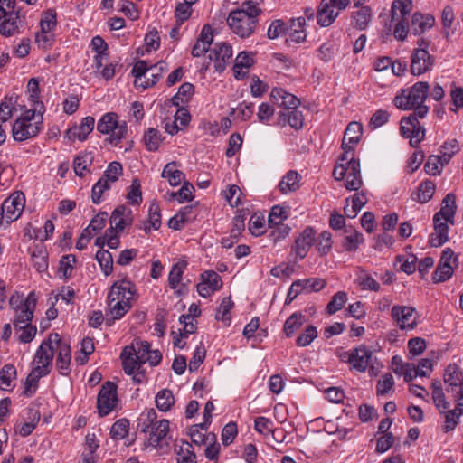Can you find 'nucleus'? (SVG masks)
I'll return each instance as SVG.
<instances>
[{"mask_svg":"<svg viewBox=\"0 0 463 463\" xmlns=\"http://www.w3.org/2000/svg\"><path fill=\"white\" fill-rule=\"evenodd\" d=\"M400 263V269L403 271L404 273L410 275L412 274L417 268V258L414 255L411 256H403V255H398L396 257L395 264Z\"/></svg>","mask_w":463,"mask_h":463,"instance_id":"nucleus-50","label":"nucleus"},{"mask_svg":"<svg viewBox=\"0 0 463 463\" xmlns=\"http://www.w3.org/2000/svg\"><path fill=\"white\" fill-rule=\"evenodd\" d=\"M270 96L279 102V106L285 107V110L296 109L300 103L296 96L280 88H274Z\"/></svg>","mask_w":463,"mask_h":463,"instance_id":"nucleus-32","label":"nucleus"},{"mask_svg":"<svg viewBox=\"0 0 463 463\" xmlns=\"http://www.w3.org/2000/svg\"><path fill=\"white\" fill-rule=\"evenodd\" d=\"M352 156L354 155L352 154ZM333 175L335 180L338 181L343 180L345 177L346 180L345 186L350 191H357L363 183L360 171V162L353 156L349 158L347 156V160L339 161L334 168Z\"/></svg>","mask_w":463,"mask_h":463,"instance_id":"nucleus-3","label":"nucleus"},{"mask_svg":"<svg viewBox=\"0 0 463 463\" xmlns=\"http://www.w3.org/2000/svg\"><path fill=\"white\" fill-rule=\"evenodd\" d=\"M186 267L187 262L185 260H179L173 265L168 275V284L171 288L174 289L177 287Z\"/></svg>","mask_w":463,"mask_h":463,"instance_id":"nucleus-42","label":"nucleus"},{"mask_svg":"<svg viewBox=\"0 0 463 463\" xmlns=\"http://www.w3.org/2000/svg\"><path fill=\"white\" fill-rule=\"evenodd\" d=\"M129 422L126 419L118 420L110 429V435L115 439H122L128 433Z\"/></svg>","mask_w":463,"mask_h":463,"instance_id":"nucleus-55","label":"nucleus"},{"mask_svg":"<svg viewBox=\"0 0 463 463\" xmlns=\"http://www.w3.org/2000/svg\"><path fill=\"white\" fill-rule=\"evenodd\" d=\"M430 65V55L425 49H416L411 56V71L413 75L424 73Z\"/></svg>","mask_w":463,"mask_h":463,"instance_id":"nucleus-25","label":"nucleus"},{"mask_svg":"<svg viewBox=\"0 0 463 463\" xmlns=\"http://www.w3.org/2000/svg\"><path fill=\"white\" fill-rule=\"evenodd\" d=\"M162 177L167 179L170 185L176 186L181 184L184 175L182 171L176 169L175 162H171L165 165Z\"/></svg>","mask_w":463,"mask_h":463,"instance_id":"nucleus-38","label":"nucleus"},{"mask_svg":"<svg viewBox=\"0 0 463 463\" xmlns=\"http://www.w3.org/2000/svg\"><path fill=\"white\" fill-rule=\"evenodd\" d=\"M436 406L439 407V414L442 419L440 425L441 431L449 433L452 431L458 425L463 411L458 410L457 407L449 409V403L444 400V394L440 388L436 385Z\"/></svg>","mask_w":463,"mask_h":463,"instance_id":"nucleus-8","label":"nucleus"},{"mask_svg":"<svg viewBox=\"0 0 463 463\" xmlns=\"http://www.w3.org/2000/svg\"><path fill=\"white\" fill-rule=\"evenodd\" d=\"M362 131L363 128L360 123L355 121L349 123L344 134L342 142L344 153L340 156L339 161L347 160V155L354 150L359 142Z\"/></svg>","mask_w":463,"mask_h":463,"instance_id":"nucleus-14","label":"nucleus"},{"mask_svg":"<svg viewBox=\"0 0 463 463\" xmlns=\"http://www.w3.org/2000/svg\"><path fill=\"white\" fill-rule=\"evenodd\" d=\"M415 309L406 306H393L392 317L397 321L401 329H413L416 326Z\"/></svg>","mask_w":463,"mask_h":463,"instance_id":"nucleus-17","label":"nucleus"},{"mask_svg":"<svg viewBox=\"0 0 463 463\" xmlns=\"http://www.w3.org/2000/svg\"><path fill=\"white\" fill-rule=\"evenodd\" d=\"M261 12L257 3L251 0L245 1L240 8L229 14L227 24L236 35L247 38L254 33Z\"/></svg>","mask_w":463,"mask_h":463,"instance_id":"nucleus-1","label":"nucleus"},{"mask_svg":"<svg viewBox=\"0 0 463 463\" xmlns=\"http://www.w3.org/2000/svg\"><path fill=\"white\" fill-rule=\"evenodd\" d=\"M24 207V196L23 193H15L5 199L2 204V216L0 218V226L3 225L4 220L6 224L17 220Z\"/></svg>","mask_w":463,"mask_h":463,"instance_id":"nucleus-10","label":"nucleus"},{"mask_svg":"<svg viewBox=\"0 0 463 463\" xmlns=\"http://www.w3.org/2000/svg\"><path fill=\"white\" fill-rule=\"evenodd\" d=\"M195 189L192 184L184 182L181 189L176 193H172L171 196L175 198L179 203L190 202L194 199Z\"/></svg>","mask_w":463,"mask_h":463,"instance_id":"nucleus-56","label":"nucleus"},{"mask_svg":"<svg viewBox=\"0 0 463 463\" xmlns=\"http://www.w3.org/2000/svg\"><path fill=\"white\" fill-rule=\"evenodd\" d=\"M55 345L54 349L56 348L58 351L56 359L57 368L61 375H68L71 372V346L67 343L61 341L60 336L58 341H52V345Z\"/></svg>","mask_w":463,"mask_h":463,"instance_id":"nucleus-19","label":"nucleus"},{"mask_svg":"<svg viewBox=\"0 0 463 463\" xmlns=\"http://www.w3.org/2000/svg\"><path fill=\"white\" fill-rule=\"evenodd\" d=\"M148 442L154 448L161 449L164 445L168 446L167 434L169 431V421L165 419L158 420L155 426L150 428Z\"/></svg>","mask_w":463,"mask_h":463,"instance_id":"nucleus-20","label":"nucleus"},{"mask_svg":"<svg viewBox=\"0 0 463 463\" xmlns=\"http://www.w3.org/2000/svg\"><path fill=\"white\" fill-rule=\"evenodd\" d=\"M373 16L372 8L368 5L362 6L353 14V25L358 30H365L370 24Z\"/></svg>","mask_w":463,"mask_h":463,"instance_id":"nucleus-34","label":"nucleus"},{"mask_svg":"<svg viewBox=\"0 0 463 463\" xmlns=\"http://www.w3.org/2000/svg\"><path fill=\"white\" fill-rule=\"evenodd\" d=\"M356 281L363 290H371L374 292L380 290V284L362 269H360Z\"/></svg>","mask_w":463,"mask_h":463,"instance_id":"nucleus-45","label":"nucleus"},{"mask_svg":"<svg viewBox=\"0 0 463 463\" xmlns=\"http://www.w3.org/2000/svg\"><path fill=\"white\" fill-rule=\"evenodd\" d=\"M303 115L302 112L296 109L283 110L280 111L278 118V124L285 127L288 124L295 129H300L303 128Z\"/></svg>","mask_w":463,"mask_h":463,"instance_id":"nucleus-31","label":"nucleus"},{"mask_svg":"<svg viewBox=\"0 0 463 463\" xmlns=\"http://www.w3.org/2000/svg\"><path fill=\"white\" fill-rule=\"evenodd\" d=\"M19 15H12L2 18L0 23V34L9 37L18 32Z\"/></svg>","mask_w":463,"mask_h":463,"instance_id":"nucleus-41","label":"nucleus"},{"mask_svg":"<svg viewBox=\"0 0 463 463\" xmlns=\"http://www.w3.org/2000/svg\"><path fill=\"white\" fill-rule=\"evenodd\" d=\"M434 18L430 15H423L421 13H414L411 20V31L415 35L423 33L433 25Z\"/></svg>","mask_w":463,"mask_h":463,"instance_id":"nucleus-33","label":"nucleus"},{"mask_svg":"<svg viewBox=\"0 0 463 463\" xmlns=\"http://www.w3.org/2000/svg\"><path fill=\"white\" fill-rule=\"evenodd\" d=\"M58 340L59 334L52 333L46 340L43 341L37 349L33 358V363L37 364V365L32 370V373H34L38 377L41 378L50 373L54 356V345H52V341Z\"/></svg>","mask_w":463,"mask_h":463,"instance_id":"nucleus-6","label":"nucleus"},{"mask_svg":"<svg viewBox=\"0 0 463 463\" xmlns=\"http://www.w3.org/2000/svg\"><path fill=\"white\" fill-rule=\"evenodd\" d=\"M123 168L120 163L112 162L109 165L107 170L104 172L102 178H106L108 183L116 182L118 177L122 175Z\"/></svg>","mask_w":463,"mask_h":463,"instance_id":"nucleus-61","label":"nucleus"},{"mask_svg":"<svg viewBox=\"0 0 463 463\" xmlns=\"http://www.w3.org/2000/svg\"><path fill=\"white\" fill-rule=\"evenodd\" d=\"M33 267L38 272H43L48 268L47 252L43 248H37L31 253Z\"/></svg>","mask_w":463,"mask_h":463,"instance_id":"nucleus-47","label":"nucleus"},{"mask_svg":"<svg viewBox=\"0 0 463 463\" xmlns=\"http://www.w3.org/2000/svg\"><path fill=\"white\" fill-rule=\"evenodd\" d=\"M315 230L312 227H307L296 239L295 245L292 250L299 259H303L307 256L315 241Z\"/></svg>","mask_w":463,"mask_h":463,"instance_id":"nucleus-21","label":"nucleus"},{"mask_svg":"<svg viewBox=\"0 0 463 463\" xmlns=\"http://www.w3.org/2000/svg\"><path fill=\"white\" fill-rule=\"evenodd\" d=\"M37 108L28 109L18 118L12 128V135L15 141L23 142L38 135L43 127V112Z\"/></svg>","mask_w":463,"mask_h":463,"instance_id":"nucleus-2","label":"nucleus"},{"mask_svg":"<svg viewBox=\"0 0 463 463\" xmlns=\"http://www.w3.org/2000/svg\"><path fill=\"white\" fill-rule=\"evenodd\" d=\"M97 129L101 134H110V137L106 140L114 146H118L126 137L128 127L125 121H118V117L116 113L109 112L99 120Z\"/></svg>","mask_w":463,"mask_h":463,"instance_id":"nucleus-7","label":"nucleus"},{"mask_svg":"<svg viewBox=\"0 0 463 463\" xmlns=\"http://www.w3.org/2000/svg\"><path fill=\"white\" fill-rule=\"evenodd\" d=\"M134 353L135 346L131 345L124 347L120 354L124 372L128 375L134 374L143 364L134 356Z\"/></svg>","mask_w":463,"mask_h":463,"instance_id":"nucleus-29","label":"nucleus"},{"mask_svg":"<svg viewBox=\"0 0 463 463\" xmlns=\"http://www.w3.org/2000/svg\"><path fill=\"white\" fill-rule=\"evenodd\" d=\"M37 298L33 291L30 292L24 302V306L14 310L13 324L14 328H22L31 324L36 307Z\"/></svg>","mask_w":463,"mask_h":463,"instance_id":"nucleus-12","label":"nucleus"},{"mask_svg":"<svg viewBox=\"0 0 463 463\" xmlns=\"http://www.w3.org/2000/svg\"><path fill=\"white\" fill-rule=\"evenodd\" d=\"M135 293V286L132 282L129 280H121L112 285L108 295V300L113 302L118 299L122 303L131 304Z\"/></svg>","mask_w":463,"mask_h":463,"instance_id":"nucleus-16","label":"nucleus"},{"mask_svg":"<svg viewBox=\"0 0 463 463\" xmlns=\"http://www.w3.org/2000/svg\"><path fill=\"white\" fill-rule=\"evenodd\" d=\"M15 100L13 97H5L0 103V125L4 126L12 117Z\"/></svg>","mask_w":463,"mask_h":463,"instance_id":"nucleus-49","label":"nucleus"},{"mask_svg":"<svg viewBox=\"0 0 463 463\" xmlns=\"http://www.w3.org/2000/svg\"><path fill=\"white\" fill-rule=\"evenodd\" d=\"M305 322V317L300 313L292 314L285 322L284 332L288 337L298 330Z\"/></svg>","mask_w":463,"mask_h":463,"instance_id":"nucleus-46","label":"nucleus"},{"mask_svg":"<svg viewBox=\"0 0 463 463\" xmlns=\"http://www.w3.org/2000/svg\"><path fill=\"white\" fill-rule=\"evenodd\" d=\"M232 58V47L226 43H216L209 54L210 61H214V69L222 72Z\"/></svg>","mask_w":463,"mask_h":463,"instance_id":"nucleus-13","label":"nucleus"},{"mask_svg":"<svg viewBox=\"0 0 463 463\" xmlns=\"http://www.w3.org/2000/svg\"><path fill=\"white\" fill-rule=\"evenodd\" d=\"M213 40V30L210 25L205 24L203 27L200 36L192 49V55L194 57H200L204 54L209 51Z\"/></svg>","mask_w":463,"mask_h":463,"instance_id":"nucleus-24","label":"nucleus"},{"mask_svg":"<svg viewBox=\"0 0 463 463\" xmlns=\"http://www.w3.org/2000/svg\"><path fill=\"white\" fill-rule=\"evenodd\" d=\"M456 209V196L454 194L449 193L442 200L440 211L436 213V222H439L441 217L447 222L454 224V215Z\"/></svg>","mask_w":463,"mask_h":463,"instance_id":"nucleus-26","label":"nucleus"},{"mask_svg":"<svg viewBox=\"0 0 463 463\" xmlns=\"http://www.w3.org/2000/svg\"><path fill=\"white\" fill-rule=\"evenodd\" d=\"M156 405L161 411H168L175 404V397L171 390L163 389L156 395Z\"/></svg>","mask_w":463,"mask_h":463,"instance_id":"nucleus-37","label":"nucleus"},{"mask_svg":"<svg viewBox=\"0 0 463 463\" xmlns=\"http://www.w3.org/2000/svg\"><path fill=\"white\" fill-rule=\"evenodd\" d=\"M457 266V258L450 248L445 249L440 256L439 264L436 268V283L444 282L451 278L454 273V266Z\"/></svg>","mask_w":463,"mask_h":463,"instance_id":"nucleus-15","label":"nucleus"},{"mask_svg":"<svg viewBox=\"0 0 463 463\" xmlns=\"http://www.w3.org/2000/svg\"><path fill=\"white\" fill-rule=\"evenodd\" d=\"M393 385L394 381L391 373H385L382 375L376 386L377 395H385L393 388Z\"/></svg>","mask_w":463,"mask_h":463,"instance_id":"nucleus-64","label":"nucleus"},{"mask_svg":"<svg viewBox=\"0 0 463 463\" xmlns=\"http://www.w3.org/2000/svg\"><path fill=\"white\" fill-rule=\"evenodd\" d=\"M459 151L458 141L455 138L445 141L439 147V155H436V163L440 165V168L436 164V175L441 174L445 165H448L450 159Z\"/></svg>","mask_w":463,"mask_h":463,"instance_id":"nucleus-18","label":"nucleus"},{"mask_svg":"<svg viewBox=\"0 0 463 463\" xmlns=\"http://www.w3.org/2000/svg\"><path fill=\"white\" fill-rule=\"evenodd\" d=\"M16 376V369L13 364H5L0 371V388L6 390L11 385L12 379Z\"/></svg>","mask_w":463,"mask_h":463,"instance_id":"nucleus-53","label":"nucleus"},{"mask_svg":"<svg viewBox=\"0 0 463 463\" xmlns=\"http://www.w3.org/2000/svg\"><path fill=\"white\" fill-rule=\"evenodd\" d=\"M132 222V212L125 205L117 207L110 216V224L114 225L113 229L117 232H122L127 226L131 225Z\"/></svg>","mask_w":463,"mask_h":463,"instance_id":"nucleus-22","label":"nucleus"},{"mask_svg":"<svg viewBox=\"0 0 463 463\" xmlns=\"http://www.w3.org/2000/svg\"><path fill=\"white\" fill-rule=\"evenodd\" d=\"M408 349H409V354H410L409 358L410 359H411L417 355H420L426 349L425 340L420 337L411 338L408 342Z\"/></svg>","mask_w":463,"mask_h":463,"instance_id":"nucleus-63","label":"nucleus"},{"mask_svg":"<svg viewBox=\"0 0 463 463\" xmlns=\"http://www.w3.org/2000/svg\"><path fill=\"white\" fill-rule=\"evenodd\" d=\"M411 0H394L391 6V19L395 23L393 35L399 41H404L409 33L407 15L412 11Z\"/></svg>","mask_w":463,"mask_h":463,"instance_id":"nucleus-4","label":"nucleus"},{"mask_svg":"<svg viewBox=\"0 0 463 463\" xmlns=\"http://www.w3.org/2000/svg\"><path fill=\"white\" fill-rule=\"evenodd\" d=\"M401 135L410 139V145L417 146L425 136V129L420 126L415 115L402 118L400 123Z\"/></svg>","mask_w":463,"mask_h":463,"instance_id":"nucleus-11","label":"nucleus"},{"mask_svg":"<svg viewBox=\"0 0 463 463\" xmlns=\"http://www.w3.org/2000/svg\"><path fill=\"white\" fill-rule=\"evenodd\" d=\"M96 260L99 262L105 275H109L113 270V258L111 253L106 250H99L96 253Z\"/></svg>","mask_w":463,"mask_h":463,"instance_id":"nucleus-48","label":"nucleus"},{"mask_svg":"<svg viewBox=\"0 0 463 463\" xmlns=\"http://www.w3.org/2000/svg\"><path fill=\"white\" fill-rule=\"evenodd\" d=\"M347 301V295L345 291L335 293L326 306L328 314L333 315L340 310Z\"/></svg>","mask_w":463,"mask_h":463,"instance_id":"nucleus-51","label":"nucleus"},{"mask_svg":"<svg viewBox=\"0 0 463 463\" xmlns=\"http://www.w3.org/2000/svg\"><path fill=\"white\" fill-rule=\"evenodd\" d=\"M194 90V87L193 84L189 82L183 83L179 89L177 93L172 98V103L175 107H180L183 104H185L189 101Z\"/></svg>","mask_w":463,"mask_h":463,"instance_id":"nucleus-40","label":"nucleus"},{"mask_svg":"<svg viewBox=\"0 0 463 463\" xmlns=\"http://www.w3.org/2000/svg\"><path fill=\"white\" fill-rule=\"evenodd\" d=\"M167 70L168 65L165 61H160L157 63L150 66V71H148L150 73V77L147 78L146 84L140 83V86L143 89L154 86L161 78L162 73Z\"/></svg>","mask_w":463,"mask_h":463,"instance_id":"nucleus-39","label":"nucleus"},{"mask_svg":"<svg viewBox=\"0 0 463 463\" xmlns=\"http://www.w3.org/2000/svg\"><path fill=\"white\" fill-rule=\"evenodd\" d=\"M306 20L304 17L292 18L287 28L288 38L287 41H291L297 43H303L307 38L305 31Z\"/></svg>","mask_w":463,"mask_h":463,"instance_id":"nucleus-27","label":"nucleus"},{"mask_svg":"<svg viewBox=\"0 0 463 463\" xmlns=\"http://www.w3.org/2000/svg\"><path fill=\"white\" fill-rule=\"evenodd\" d=\"M95 119L93 117H86L82 119L80 126H74L67 131V136L70 139L78 138L80 141H84L89 134L93 130Z\"/></svg>","mask_w":463,"mask_h":463,"instance_id":"nucleus-28","label":"nucleus"},{"mask_svg":"<svg viewBox=\"0 0 463 463\" xmlns=\"http://www.w3.org/2000/svg\"><path fill=\"white\" fill-rule=\"evenodd\" d=\"M144 143L149 151H156L162 142L161 134L158 129L149 128L144 135Z\"/></svg>","mask_w":463,"mask_h":463,"instance_id":"nucleus-43","label":"nucleus"},{"mask_svg":"<svg viewBox=\"0 0 463 463\" xmlns=\"http://www.w3.org/2000/svg\"><path fill=\"white\" fill-rule=\"evenodd\" d=\"M29 413L31 420L29 422L23 423L18 430V433L23 437L30 435L35 429L40 420V413L38 411L30 410Z\"/></svg>","mask_w":463,"mask_h":463,"instance_id":"nucleus-54","label":"nucleus"},{"mask_svg":"<svg viewBox=\"0 0 463 463\" xmlns=\"http://www.w3.org/2000/svg\"><path fill=\"white\" fill-rule=\"evenodd\" d=\"M287 28L288 25L281 19L274 20L268 29L267 36L271 40L277 39L279 36L287 33Z\"/></svg>","mask_w":463,"mask_h":463,"instance_id":"nucleus-60","label":"nucleus"},{"mask_svg":"<svg viewBox=\"0 0 463 463\" xmlns=\"http://www.w3.org/2000/svg\"><path fill=\"white\" fill-rule=\"evenodd\" d=\"M201 280L205 282L214 291L222 287L221 277L213 270H206L201 274Z\"/></svg>","mask_w":463,"mask_h":463,"instance_id":"nucleus-57","label":"nucleus"},{"mask_svg":"<svg viewBox=\"0 0 463 463\" xmlns=\"http://www.w3.org/2000/svg\"><path fill=\"white\" fill-rule=\"evenodd\" d=\"M109 312L106 313V325L110 326L115 320L120 319L132 307V304H126L116 299L110 302L108 300Z\"/></svg>","mask_w":463,"mask_h":463,"instance_id":"nucleus-30","label":"nucleus"},{"mask_svg":"<svg viewBox=\"0 0 463 463\" xmlns=\"http://www.w3.org/2000/svg\"><path fill=\"white\" fill-rule=\"evenodd\" d=\"M288 218V213L285 208L275 205L271 208L270 213L269 215V227H273V225L280 224L284 220Z\"/></svg>","mask_w":463,"mask_h":463,"instance_id":"nucleus-59","label":"nucleus"},{"mask_svg":"<svg viewBox=\"0 0 463 463\" xmlns=\"http://www.w3.org/2000/svg\"><path fill=\"white\" fill-rule=\"evenodd\" d=\"M434 195V183L431 180H425L420 183L417 192L411 197L412 200L420 203L429 202Z\"/></svg>","mask_w":463,"mask_h":463,"instance_id":"nucleus-35","label":"nucleus"},{"mask_svg":"<svg viewBox=\"0 0 463 463\" xmlns=\"http://www.w3.org/2000/svg\"><path fill=\"white\" fill-rule=\"evenodd\" d=\"M364 241L363 234L358 232L346 235L343 241V247L347 251H354Z\"/></svg>","mask_w":463,"mask_h":463,"instance_id":"nucleus-62","label":"nucleus"},{"mask_svg":"<svg viewBox=\"0 0 463 463\" xmlns=\"http://www.w3.org/2000/svg\"><path fill=\"white\" fill-rule=\"evenodd\" d=\"M157 414L154 409H149L145 413H143L139 419L138 427L140 428L141 432H147L152 426H155V423L157 422Z\"/></svg>","mask_w":463,"mask_h":463,"instance_id":"nucleus-52","label":"nucleus"},{"mask_svg":"<svg viewBox=\"0 0 463 463\" xmlns=\"http://www.w3.org/2000/svg\"><path fill=\"white\" fill-rule=\"evenodd\" d=\"M428 91L429 84L427 82H417L411 88L402 90L393 99V103L398 109H412L416 105L425 101Z\"/></svg>","mask_w":463,"mask_h":463,"instance_id":"nucleus-5","label":"nucleus"},{"mask_svg":"<svg viewBox=\"0 0 463 463\" xmlns=\"http://www.w3.org/2000/svg\"><path fill=\"white\" fill-rule=\"evenodd\" d=\"M372 355V351L367 349L364 345L353 348L350 357L352 368L358 372H364L368 367Z\"/></svg>","mask_w":463,"mask_h":463,"instance_id":"nucleus-23","label":"nucleus"},{"mask_svg":"<svg viewBox=\"0 0 463 463\" xmlns=\"http://www.w3.org/2000/svg\"><path fill=\"white\" fill-rule=\"evenodd\" d=\"M117 404V385L108 381L101 386L97 398V409L99 416H107L116 408Z\"/></svg>","mask_w":463,"mask_h":463,"instance_id":"nucleus-9","label":"nucleus"},{"mask_svg":"<svg viewBox=\"0 0 463 463\" xmlns=\"http://www.w3.org/2000/svg\"><path fill=\"white\" fill-rule=\"evenodd\" d=\"M93 161V156L90 153H84L76 156L73 162L74 172L79 176H83L84 172L89 170Z\"/></svg>","mask_w":463,"mask_h":463,"instance_id":"nucleus-44","label":"nucleus"},{"mask_svg":"<svg viewBox=\"0 0 463 463\" xmlns=\"http://www.w3.org/2000/svg\"><path fill=\"white\" fill-rule=\"evenodd\" d=\"M444 383L448 384L449 387H454L458 385V383L460 381V373L456 364H449L444 372Z\"/></svg>","mask_w":463,"mask_h":463,"instance_id":"nucleus-58","label":"nucleus"},{"mask_svg":"<svg viewBox=\"0 0 463 463\" xmlns=\"http://www.w3.org/2000/svg\"><path fill=\"white\" fill-rule=\"evenodd\" d=\"M279 191L282 194L295 192L299 188V175L295 171H289L279 184Z\"/></svg>","mask_w":463,"mask_h":463,"instance_id":"nucleus-36","label":"nucleus"}]
</instances>
